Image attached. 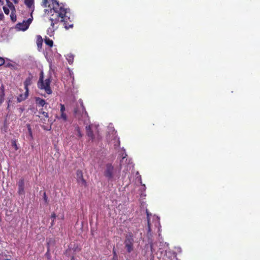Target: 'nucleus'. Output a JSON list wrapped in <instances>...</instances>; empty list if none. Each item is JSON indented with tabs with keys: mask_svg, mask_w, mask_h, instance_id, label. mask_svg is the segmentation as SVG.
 Returning <instances> with one entry per match:
<instances>
[{
	"mask_svg": "<svg viewBox=\"0 0 260 260\" xmlns=\"http://www.w3.org/2000/svg\"><path fill=\"white\" fill-rule=\"evenodd\" d=\"M60 109L59 115H56V118L62 122H67L68 120V116L66 112V107L63 104H60Z\"/></svg>",
	"mask_w": 260,
	"mask_h": 260,
	"instance_id": "obj_6",
	"label": "nucleus"
},
{
	"mask_svg": "<svg viewBox=\"0 0 260 260\" xmlns=\"http://www.w3.org/2000/svg\"><path fill=\"white\" fill-rule=\"evenodd\" d=\"M24 3L28 8H34V0H24Z\"/></svg>",
	"mask_w": 260,
	"mask_h": 260,
	"instance_id": "obj_14",
	"label": "nucleus"
},
{
	"mask_svg": "<svg viewBox=\"0 0 260 260\" xmlns=\"http://www.w3.org/2000/svg\"><path fill=\"white\" fill-rule=\"evenodd\" d=\"M10 100H9L7 109H9L10 108Z\"/></svg>",
	"mask_w": 260,
	"mask_h": 260,
	"instance_id": "obj_31",
	"label": "nucleus"
},
{
	"mask_svg": "<svg viewBox=\"0 0 260 260\" xmlns=\"http://www.w3.org/2000/svg\"><path fill=\"white\" fill-rule=\"evenodd\" d=\"M121 167L114 168L111 163H108L105 166L104 176L108 180L112 181L116 178H119Z\"/></svg>",
	"mask_w": 260,
	"mask_h": 260,
	"instance_id": "obj_2",
	"label": "nucleus"
},
{
	"mask_svg": "<svg viewBox=\"0 0 260 260\" xmlns=\"http://www.w3.org/2000/svg\"><path fill=\"white\" fill-rule=\"evenodd\" d=\"M14 145L16 146V149L17 150V148L16 147V146H16V142H14Z\"/></svg>",
	"mask_w": 260,
	"mask_h": 260,
	"instance_id": "obj_35",
	"label": "nucleus"
},
{
	"mask_svg": "<svg viewBox=\"0 0 260 260\" xmlns=\"http://www.w3.org/2000/svg\"><path fill=\"white\" fill-rule=\"evenodd\" d=\"M13 65L11 63H8L5 65V67H13Z\"/></svg>",
	"mask_w": 260,
	"mask_h": 260,
	"instance_id": "obj_27",
	"label": "nucleus"
},
{
	"mask_svg": "<svg viewBox=\"0 0 260 260\" xmlns=\"http://www.w3.org/2000/svg\"><path fill=\"white\" fill-rule=\"evenodd\" d=\"M4 18V15L3 13H0V21H2Z\"/></svg>",
	"mask_w": 260,
	"mask_h": 260,
	"instance_id": "obj_25",
	"label": "nucleus"
},
{
	"mask_svg": "<svg viewBox=\"0 0 260 260\" xmlns=\"http://www.w3.org/2000/svg\"><path fill=\"white\" fill-rule=\"evenodd\" d=\"M150 247H151V250L152 251V248H153V244H151Z\"/></svg>",
	"mask_w": 260,
	"mask_h": 260,
	"instance_id": "obj_34",
	"label": "nucleus"
},
{
	"mask_svg": "<svg viewBox=\"0 0 260 260\" xmlns=\"http://www.w3.org/2000/svg\"><path fill=\"white\" fill-rule=\"evenodd\" d=\"M3 8V10L5 12V13L6 15H8L9 14V12H10L9 9L6 6H4Z\"/></svg>",
	"mask_w": 260,
	"mask_h": 260,
	"instance_id": "obj_21",
	"label": "nucleus"
},
{
	"mask_svg": "<svg viewBox=\"0 0 260 260\" xmlns=\"http://www.w3.org/2000/svg\"><path fill=\"white\" fill-rule=\"evenodd\" d=\"M148 226L149 231H150V219L148 218Z\"/></svg>",
	"mask_w": 260,
	"mask_h": 260,
	"instance_id": "obj_28",
	"label": "nucleus"
},
{
	"mask_svg": "<svg viewBox=\"0 0 260 260\" xmlns=\"http://www.w3.org/2000/svg\"><path fill=\"white\" fill-rule=\"evenodd\" d=\"M44 200L46 203H47V197L46 195V193L44 192V197H43Z\"/></svg>",
	"mask_w": 260,
	"mask_h": 260,
	"instance_id": "obj_26",
	"label": "nucleus"
},
{
	"mask_svg": "<svg viewBox=\"0 0 260 260\" xmlns=\"http://www.w3.org/2000/svg\"><path fill=\"white\" fill-rule=\"evenodd\" d=\"M44 42H45V43L47 45L49 46L50 47H52L53 46V42L52 40L50 39L49 38H47L46 37L44 39Z\"/></svg>",
	"mask_w": 260,
	"mask_h": 260,
	"instance_id": "obj_16",
	"label": "nucleus"
},
{
	"mask_svg": "<svg viewBox=\"0 0 260 260\" xmlns=\"http://www.w3.org/2000/svg\"><path fill=\"white\" fill-rule=\"evenodd\" d=\"M67 56H73L72 55H68Z\"/></svg>",
	"mask_w": 260,
	"mask_h": 260,
	"instance_id": "obj_36",
	"label": "nucleus"
},
{
	"mask_svg": "<svg viewBox=\"0 0 260 260\" xmlns=\"http://www.w3.org/2000/svg\"><path fill=\"white\" fill-rule=\"evenodd\" d=\"M40 115H39V117L40 118L42 122L45 123L46 120L49 118V115L47 112H45L43 109H41L39 112Z\"/></svg>",
	"mask_w": 260,
	"mask_h": 260,
	"instance_id": "obj_11",
	"label": "nucleus"
},
{
	"mask_svg": "<svg viewBox=\"0 0 260 260\" xmlns=\"http://www.w3.org/2000/svg\"><path fill=\"white\" fill-rule=\"evenodd\" d=\"M51 82V76L45 80L44 79V72L42 70L40 72L39 79L37 83L38 88L40 90H44L46 94H51L52 93L50 86Z\"/></svg>",
	"mask_w": 260,
	"mask_h": 260,
	"instance_id": "obj_3",
	"label": "nucleus"
},
{
	"mask_svg": "<svg viewBox=\"0 0 260 260\" xmlns=\"http://www.w3.org/2000/svg\"><path fill=\"white\" fill-rule=\"evenodd\" d=\"M2 0H0V2H1Z\"/></svg>",
	"mask_w": 260,
	"mask_h": 260,
	"instance_id": "obj_38",
	"label": "nucleus"
},
{
	"mask_svg": "<svg viewBox=\"0 0 260 260\" xmlns=\"http://www.w3.org/2000/svg\"><path fill=\"white\" fill-rule=\"evenodd\" d=\"M76 175L77 182L82 185L86 186L87 185L86 181L83 177L82 171L80 170H78L76 172Z\"/></svg>",
	"mask_w": 260,
	"mask_h": 260,
	"instance_id": "obj_8",
	"label": "nucleus"
},
{
	"mask_svg": "<svg viewBox=\"0 0 260 260\" xmlns=\"http://www.w3.org/2000/svg\"><path fill=\"white\" fill-rule=\"evenodd\" d=\"M79 104L77 105L74 109V115L79 120H84L88 117L83 103L81 100H79Z\"/></svg>",
	"mask_w": 260,
	"mask_h": 260,
	"instance_id": "obj_4",
	"label": "nucleus"
},
{
	"mask_svg": "<svg viewBox=\"0 0 260 260\" xmlns=\"http://www.w3.org/2000/svg\"><path fill=\"white\" fill-rule=\"evenodd\" d=\"M5 100V98H0V105L4 102Z\"/></svg>",
	"mask_w": 260,
	"mask_h": 260,
	"instance_id": "obj_29",
	"label": "nucleus"
},
{
	"mask_svg": "<svg viewBox=\"0 0 260 260\" xmlns=\"http://www.w3.org/2000/svg\"><path fill=\"white\" fill-rule=\"evenodd\" d=\"M35 102L37 105L41 107H43L45 105L47 104L46 102L44 99L39 97H35Z\"/></svg>",
	"mask_w": 260,
	"mask_h": 260,
	"instance_id": "obj_13",
	"label": "nucleus"
},
{
	"mask_svg": "<svg viewBox=\"0 0 260 260\" xmlns=\"http://www.w3.org/2000/svg\"><path fill=\"white\" fill-rule=\"evenodd\" d=\"M76 130L77 131V133H78V136H79V137H81L82 136V134H81V132L80 129L79 127H78H78H77L76 128Z\"/></svg>",
	"mask_w": 260,
	"mask_h": 260,
	"instance_id": "obj_22",
	"label": "nucleus"
},
{
	"mask_svg": "<svg viewBox=\"0 0 260 260\" xmlns=\"http://www.w3.org/2000/svg\"><path fill=\"white\" fill-rule=\"evenodd\" d=\"M51 217L54 219L56 217V214L54 213H53L51 215ZM53 221H54V220H53ZM52 225H53V223H52Z\"/></svg>",
	"mask_w": 260,
	"mask_h": 260,
	"instance_id": "obj_24",
	"label": "nucleus"
},
{
	"mask_svg": "<svg viewBox=\"0 0 260 260\" xmlns=\"http://www.w3.org/2000/svg\"><path fill=\"white\" fill-rule=\"evenodd\" d=\"M5 59L4 58L0 57V67L5 64Z\"/></svg>",
	"mask_w": 260,
	"mask_h": 260,
	"instance_id": "obj_23",
	"label": "nucleus"
},
{
	"mask_svg": "<svg viewBox=\"0 0 260 260\" xmlns=\"http://www.w3.org/2000/svg\"><path fill=\"white\" fill-rule=\"evenodd\" d=\"M1 92H0V98H4L5 97V92H4V87L2 85L1 88Z\"/></svg>",
	"mask_w": 260,
	"mask_h": 260,
	"instance_id": "obj_20",
	"label": "nucleus"
},
{
	"mask_svg": "<svg viewBox=\"0 0 260 260\" xmlns=\"http://www.w3.org/2000/svg\"><path fill=\"white\" fill-rule=\"evenodd\" d=\"M19 110H20L21 112H22L23 111V110H24V109H23V108H19Z\"/></svg>",
	"mask_w": 260,
	"mask_h": 260,
	"instance_id": "obj_33",
	"label": "nucleus"
},
{
	"mask_svg": "<svg viewBox=\"0 0 260 260\" xmlns=\"http://www.w3.org/2000/svg\"><path fill=\"white\" fill-rule=\"evenodd\" d=\"M124 244L127 252L130 253L133 251L134 238V234L132 232H129L125 235Z\"/></svg>",
	"mask_w": 260,
	"mask_h": 260,
	"instance_id": "obj_5",
	"label": "nucleus"
},
{
	"mask_svg": "<svg viewBox=\"0 0 260 260\" xmlns=\"http://www.w3.org/2000/svg\"><path fill=\"white\" fill-rule=\"evenodd\" d=\"M28 96V94L26 93V91L25 92V94H20L17 97V101L18 102L20 103L24 100H25Z\"/></svg>",
	"mask_w": 260,
	"mask_h": 260,
	"instance_id": "obj_15",
	"label": "nucleus"
},
{
	"mask_svg": "<svg viewBox=\"0 0 260 260\" xmlns=\"http://www.w3.org/2000/svg\"><path fill=\"white\" fill-rule=\"evenodd\" d=\"M29 136L31 137V138H32V132L29 133Z\"/></svg>",
	"mask_w": 260,
	"mask_h": 260,
	"instance_id": "obj_32",
	"label": "nucleus"
},
{
	"mask_svg": "<svg viewBox=\"0 0 260 260\" xmlns=\"http://www.w3.org/2000/svg\"><path fill=\"white\" fill-rule=\"evenodd\" d=\"M6 260H11V259H6Z\"/></svg>",
	"mask_w": 260,
	"mask_h": 260,
	"instance_id": "obj_37",
	"label": "nucleus"
},
{
	"mask_svg": "<svg viewBox=\"0 0 260 260\" xmlns=\"http://www.w3.org/2000/svg\"><path fill=\"white\" fill-rule=\"evenodd\" d=\"M16 11L11 12V14L10 15L11 19L13 22H15L16 21Z\"/></svg>",
	"mask_w": 260,
	"mask_h": 260,
	"instance_id": "obj_19",
	"label": "nucleus"
},
{
	"mask_svg": "<svg viewBox=\"0 0 260 260\" xmlns=\"http://www.w3.org/2000/svg\"><path fill=\"white\" fill-rule=\"evenodd\" d=\"M32 78L33 76L31 73H29L28 76L26 78L24 82V89L26 90V93L27 94H28V86H30L32 83Z\"/></svg>",
	"mask_w": 260,
	"mask_h": 260,
	"instance_id": "obj_9",
	"label": "nucleus"
},
{
	"mask_svg": "<svg viewBox=\"0 0 260 260\" xmlns=\"http://www.w3.org/2000/svg\"><path fill=\"white\" fill-rule=\"evenodd\" d=\"M42 6L48 8L45 10V14L50 21L52 28L60 21L63 22L67 29L73 27V23L70 18L66 16L67 9L63 4L59 3L56 0H43Z\"/></svg>",
	"mask_w": 260,
	"mask_h": 260,
	"instance_id": "obj_1",
	"label": "nucleus"
},
{
	"mask_svg": "<svg viewBox=\"0 0 260 260\" xmlns=\"http://www.w3.org/2000/svg\"><path fill=\"white\" fill-rule=\"evenodd\" d=\"M86 134L88 137L90 138L92 140H93L94 139V136L93 133V131L91 129V127L90 125H87L85 127Z\"/></svg>",
	"mask_w": 260,
	"mask_h": 260,
	"instance_id": "obj_12",
	"label": "nucleus"
},
{
	"mask_svg": "<svg viewBox=\"0 0 260 260\" xmlns=\"http://www.w3.org/2000/svg\"><path fill=\"white\" fill-rule=\"evenodd\" d=\"M32 12L33 10H31V18H29L27 20H24L22 23H19L17 24V27L19 30L25 31L27 29L33 19L32 16Z\"/></svg>",
	"mask_w": 260,
	"mask_h": 260,
	"instance_id": "obj_7",
	"label": "nucleus"
},
{
	"mask_svg": "<svg viewBox=\"0 0 260 260\" xmlns=\"http://www.w3.org/2000/svg\"><path fill=\"white\" fill-rule=\"evenodd\" d=\"M43 43V39L41 36L38 35L37 36V44L38 47V48H41L42 45Z\"/></svg>",
	"mask_w": 260,
	"mask_h": 260,
	"instance_id": "obj_18",
	"label": "nucleus"
},
{
	"mask_svg": "<svg viewBox=\"0 0 260 260\" xmlns=\"http://www.w3.org/2000/svg\"><path fill=\"white\" fill-rule=\"evenodd\" d=\"M7 6H8V8L12 11H15V8L14 5L11 3L9 0H6Z\"/></svg>",
	"mask_w": 260,
	"mask_h": 260,
	"instance_id": "obj_17",
	"label": "nucleus"
},
{
	"mask_svg": "<svg viewBox=\"0 0 260 260\" xmlns=\"http://www.w3.org/2000/svg\"><path fill=\"white\" fill-rule=\"evenodd\" d=\"M27 126V128H28V132L29 133V132H32V131H31V127H30V125H29V124H28Z\"/></svg>",
	"mask_w": 260,
	"mask_h": 260,
	"instance_id": "obj_30",
	"label": "nucleus"
},
{
	"mask_svg": "<svg viewBox=\"0 0 260 260\" xmlns=\"http://www.w3.org/2000/svg\"><path fill=\"white\" fill-rule=\"evenodd\" d=\"M24 180L21 179L18 182V193L19 195L24 194Z\"/></svg>",
	"mask_w": 260,
	"mask_h": 260,
	"instance_id": "obj_10",
	"label": "nucleus"
}]
</instances>
